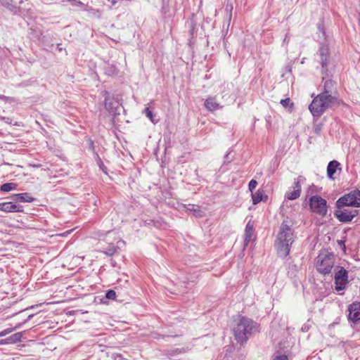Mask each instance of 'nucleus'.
I'll list each match as a JSON object with an SVG mask.
<instances>
[{
  "instance_id": "473e14b6",
  "label": "nucleus",
  "mask_w": 360,
  "mask_h": 360,
  "mask_svg": "<svg viewBox=\"0 0 360 360\" xmlns=\"http://www.w3.org/2000/svg\"><path fill=\"white\" fill-rule=\"evenodd\" d=\"M271 360H288V358L285 354H274Z\"/></svg>"
},
{
  "instance_id": "dca6fc26",
  "label": "nucleus",
  "mask_w": 360,
  "mask_h": 360,
  "mask_svg": "<svg viewBox=\"0 0 360 360\" xmlns=\"http://www.w3.org/2000/svg\"><path fill=\"white\" fill-rule=\"evenodd\" d=\"M253 234V226L250 222L245 226V238L243 241L244 246H248V243L251 240Z\"/></svg>"
},
{
  "instance_id": "4be33fe9",
  "label": "nucleus",
  "mask_w": 360,
  "mask_h": 360,
  "mask_svg": "<svg viewBox=\"0 0 360 360\" xmlns=\"http://www.w3.org/2000/svg\"><path fill=\"white\" fill-rule=\"evenodd\" d=\"M17 187V184L15 183H5L0 186V190L3 192H9L11 191L15 190Z\"/></svg>"
},
{
  "instance_id": "49530a36",
  "label": "nucleus",
  "mask_w": 360,
  "mask_h": 360,
  "mask_svg": "<svg viewBox=\"0 0 360 360\" xmlns=\"http://www.w3.org/2000/svg\"><path fill=\"white\" fill-rule=\"evenodd\" d=\"M2 98V96H0V98Z\"/></svg>"
},
{
  "instance_id": "c756f323",
  "label": "nucleus",
  "mask_w": 360,
  "mask_h": 360,
  "mask_svg": "<svg viewBox=\"0 0 360 360\" xmlns=\"http://www.w3.org/2000/svg\"><path fill=\"white\" fill-rule=\"evenodd\" d=\"M97 164L98 165V167H100V169L104 172L105 173H107V167L104 165L103 161L101 160V158L99 157V155L97 154Z\"/></svg>"
},
{
  "instance_id": "58836bf2",
  "label": "nucleus",
  "mask_w": 360,
  "mask_h": 360,
  "mask_svg": "<svg viewBox=\"0 0 360 360\" xmlns=\"http://www.w3.org/2000/svg\"><path fill=\"white\" fill-rule=\"evenodd\" d=\"M6 338L4 340H0V345H8V342H6Z\"/></svg>"
},
{
  "instance_id": "20e7f679",
  "label": "nucleus",
  "mask_w": 360,
  "mask_h": 360,
  "mask_svg": "<svg viewBox=\"0 0 360 360\" xmlns=\"http://www.w3.org/2000/svg\"><path fill=\"white\" fill-rule=\"evenodd\" d=\"M319 30V39L321 41V46L319 48V55L321 65V73L328 75V65L329 63V48L324 42L326 41V33L323 25L319 23L317 25Z\"/></svg>"
},
{
  "instance_id": "cd10ccee",
  "label": "nucleus",
  "mask_w": 360,
  "mask_h": 360,
  "mask_svg": "<svg viewBox=\"0 0 360 360\" xmlns=\"http://www.w3.org/2000/svg\"><path fill=\"white\" fill-rule=\"evenodd\" d=\"M116 292L115 290L110 289L108 290L105 292V297L108 300H114L116 298Z\"/></svg>"
},
{
  "instance_id": "c85d7f7f",
  "label": "nucleus",
  "mask_w": 360,
  "mask_h": 360,
  "mask_svg": "<svg viewBox=\"0 0 360 360\" xmlns=\"http://www.w3.org/2000/svg\"><path fill=\"white\" fill-rule=\"evenodd\" d=\"M232 151L229 150L224 156V164H228L233 161L234 156L231 155Z\"/></svg>"
},
{
  "instance_id": "f257e3e1",
  "label": "nucleus",
  "mask_w": 360,
  "mask_h": 360,
  "mask_svg": "<svg viewBox=\"0 0 360 360\" xmlns=\"http://www.w3.org/2000/svg\"><path fill=\"white\" fill-rule=\"evenodd\" d=\"M295 240L294 231L292 224L288 219H284L280 226L274 243L278 255L285 258L290 253V248Z\"/></svg>"
},
{
  "instance_id": "7c9ffc66",
  "label": "nucleus",
  "mask_w": 360,
  "mask_h": 360,
  "mask_svg": "<svg viewBox=\"0 0 360 360\" xmlns=\"http://www.w3.org/2000/svg\"><path fill=\"white\" fill-rule=\"evenodd\" d=\"M257 184H258L256 180H255V179L250 180V181L249 182V184H248V188H249L250 191L251 192V193H252L253 191L255 189Z\"/></svg>"
},
{
  "instance_id": "f8f14e48",
  "label": "nucleus",
  "mask_w": 360,
  "mask_h": 360,
  "mask_svg": "<svg viewBox=\"0 0 360 360\" xmlns=\"http://www.w3.org/2000/svg\"><path fill=\"white\" fill-rule=\"evenodd\" d=\"M0 210L5 212H22L23 207L14 202H5L0 203Z\"/></svg>"
},
{
  "instance_id": "ddd939ff",
  "label": "nucleus",
  "mask_w": 360,
  "mask_h": 360,
  "mask_svg": "<svg viewBox=\"0 0 360 360\" xmlns=\"http://www.w3.org/2000/svg\"><path fill=\"white\" fill-rule=\"evenodd\" d=\"M10 198L15 202H32L34 200L29 193L13 194Z\"/></svg>"
},
{
  "instance_id": "b1692460",
  "label": "nucleus",
  "mask_w": 360,
  "mask_h": 360,
  "mask_svg": "<svg viewBox=\"0 0 360 360\" xmlns=\"http://www.w3.org/2000/svg\"><path fill=\"white\" fill-rule=\"evenodd\" d=\"M105 73L108 75H115L118 72V70L115 65L108 64L105 67Z\"/></svg>"
},
{
  "instance_id": "7ed1b4c3",
  "label": "nucleus",
  "mask_w": 360,
  "mask_h": 360,
  "mask_svg": "<svg viewBox=\"0 0 360 360\" xmlns=\"http://www.w3.org/2000/svg\"><path fill=\"white\" fill-rule=\"evenodd\" d=\"M235 322L232 330L235 339L240 345L245 343L252 335L259 331V324L248 317L240 316Z\"/></svg>"
},
{
  "instance_id": "c03bdc74",
  "label": "nucleus",
  "mask_w": 360,
  "mask_h": 360,
  "mask_svg": "<svg viewBox=\"0 0 360 360\" xmlns=\"http://www.w3.org/2000/svg\"><path fill=\"white\" fill-rule=\"evenodd\" d=\"M302 330H306V328H302Z\"/></svg>"
},
{
  "instance_id": "72a5a7b5",
  "label": "nucleus",
  "mask_w": 360,
  "mask_h": 360,
  "mask_svg": "<svg viewBox=\"0 0 360 360\" xmlns=\"http://www.w3.org/2000/svg\"><path fill=\"white\" fill-rule=\"evenodd\" d=\"M145 112L147 117H148L153 122H154L153 112L148 108H145Z\"/></svg>"
},
{
  "instance_id": "aec40b11",
  "label": "nucleus",
  "mask_w": 360,
  "mask_h": 360,
  "mask_svg": "<svg viewBox=\"0 0 360 360\" xmlns=\"http://www.w3.org/2000/svg\"><path fill=\"white\" fill-rule=\"evenodd\" d=\"M252 198V203L257 205L263 200L264 197L266 199L267 196L264 195L263 190H258L257 192L251 193Z\"/></svg>"
},
{
  "instance_id": "6ab92c4d",
  "label": "nucleus",
  "mask_w": 360,
  "mask_h": 360,
  "mask_svg": "<svg viewBox=\"0 0 360 360\" xmlns=\"http://www.w3.org/2000/svg\"><path fill=\"white\" fill-rule=\"evenodd\" d=\"M205 106L210 111H214L221 108L214 98H208L205 102Z\"/></svg>"
},
{
  "instance_id": "f704fd0d",
  "label": "nucleus",
  "mask_w": 360,
  "mask_h": 360,
  "mask_svg": "<svg viewBox=\"0 0 360 360\" xmlns=\"http://www.w3.org/2000/svg\"><path fill=\"white\" fill-rule=\"evenodd\" d=\"M345 241H346V237H344V240H338V244L341 247V248L344 251L346 250Z\"/></svg>"
},
{
  "instance_id": "5701e85b",
  "label": "nucleus",
  "mask_w": 360,
  "mask_h": 360,
  "mask_svg": "<svg viewBox=\"0 0 360 360\" xmlns=\"http://www.w3.org/2000/svg\"><path fill=\"white\" fill-rule=\"evenodd\" d=\"M117 250V247L115 246L114 244H109L107 248H105V250L103 251V253L105 255H106L107 256H112L115 255V253L116 252Z\"/></svg>"
},
{
  "instance_id": "79ce46f5",
  "label": "nucleus",
  "mask_w": 360,
  "mask_h": 360,
  "mask_svg": "<svg viewBox=\"0 0 360 360\" xmlns=\"http://www.w3.org/2000/svg\"><path fill=\"white\" fill-rule=\"evenodd\" d=\"M77 4H82V3L79 1H77Z\"/></svg>"
},
{
  "instance_id": "37998d69",
  "label": "nucleus",
  "mask_w": 360,
  "mask_h": 360,
  "mask_svg": "<svg viewBox=\"0 0 360 360\" xmlns=\"http://www.w3.org/2000/svg\"><path fill=\"white\" fill-rule=\"evenodd\" d=\"M20 86H25V84L22 83Z\"/></svg>"
},
{
  "instance_id": "1a4fd4ad",
  "label": "nucleus",
  "mask_w": 360,
  "mask_h": 360,
  "mask_svg": "<svg viewBox=\"0 0 360 360\" xmlns=\"http://www.w3.org/2000/svg\"><path fill=\"white\" fill-rule=\"evenodd\" d=\"M335 289L337 291L343 290L348 283V271L342 266H337L335 268Z\"/></svg>"
},
{
  "instance_id": "a19ab883",
  "label": "nucleus",
  "mask_w": 360,
  "mask_h": 360,
  "mask_svg": "<svg viewBox=\"0 0 360 360\" xmlns=\"http://www.w3.org/2000/svg\"><path fill=\"white\" fill-rule=\"evenodd\" d=\"M23 1H24L23 0H20V1H19V4H22V3H23Z\"/></svg>"
},
{
  "instance_id": "393cba45",
  "label": "nucleus",
  "mask_w": 360,
  "mask_h": 360,
  "mask_svg": "<svg viewBox=\"0 0 360 360\" xmlns=\"http://www.w3.org/2000/svg\"><path fill=\"white\" fill-rule=\"evenodd\" d=\"M300 195V193L298 192V190H293L292 191L287 192L285 194V197L290 200H293L298 198Z\"/></svg>"
},
{
  "instance_id": "f3484780",
  "label": "nucleus",
  "mask_w": 360,
  "mask_h": 360,
  "mask_svg": "<svg viewBox=\"0 0 360 360\" xmlns=\"http://www.w3.org/2000/svg\"><path fill=\"white\" fill-rule=\"evenodd\" d=\"M0 3L14 14L18 13L20 10V7L13 4V0H0Z\"/></svg>"
},
{
  "instance_id": "412c9836",
  "label": "nucleus",
  "mask_w": 360,
  "mask_h": 360,
  "mask_svg": "<svg viewBox=\"0 0 360 360\" xmlns=\"http://www.w3.org/2000/svg\"><path fill=\"white\" fill-rule=\"evenodd\" d=\"M188 206L191 207H188V209L195 217L201 218L204 217L205 212L200 209L199 206H196L195 205H189Z\"/></svg>"
},
{
  "instance_id": "2f4dec72",
  "label": "nucleus",
  "mask_w": 360,
  "mask_h": 360,
  "mask_svg": "<svg viewBox=\"0 0 360 360\" xmlns=\"http://www.w3.org/2000/svg\"><path fill=\"white\" fill-rule=\"evenodd\" d=\"M280 103L284 107L287 108L290 104L291 106H293V103H290V99L289 98L281 99Z\"/></svg>"
},
{
  "instance_id": "6e6552de",
  "label": "nucleus",
  "mask_w": 360,
  "mask_h": 360,
  "mask_svg": "<svg viewBox=\"0 0 360 360\" xmlns=\"http://www.w3.org/2000/svg\"><path fill=\"white\" fill-rule=\"evenodd\" d=\"M336 210L334 212V216L340 222L348 223L359 214V210L349 209V207L335 206Z\"/></svg>"
},
{
  "instance_id": "ea45409f",
  "label": "nucleus",
  "mask_w": 360,
  "mask_h": 360,
  "mask_svg": "<svg viewBox=\"0 0 360 360\" xmlns=\"http://www.w3.org/2000/svg\"><path fill=\"white\" fill-rule=\"evenodd\" d=\"M60 44H58V50L60 51L62 50V48H61V47H60Z\"/></svg>"
},
{
  "instance_id": "c9c22d12",
  "label": "nucleus",
  "mask_w": 360,
  "mask_h": 360,
  "mask_svg": "<svg viewBox=\"0 0 360 360\" xmlns=\"http://www.w3.org/2000/svg\"><path fill=\"white\" fill-rule=\"evenodd\" d=\"M195 24L193 22H191V29L189 30L190 35L193 36L195 34Z\"/></svg>"
},
{
  "instance_id": "0eeeda50",
  "label": "nucleus",
  "mask_w": 360,
  "mask_h": 360,
  "mask_svg": "<svg viewBox=\"0 0 360 360\" xmlns=\"http://www.w3.org/2000/svg\"><path fill=\"white\" fill-rule=\"evenodd\" d=\"M309 205L311 210L323 217L328 212L327 201L320 195H315L309 198Z\"/></svg>"
},
{
  "instance_id": "4468645a",
  "label": "nucleus",
  "mask_w": 360,
  "mask_h": 360,
  "mask_svg": "<svg viewBox=\"0 0 360 360\" xmlns=\"http://www.w3.org/2000/svg\"><path fill=\"white\" fill-rule=\"evenodd\" d=\"M335 84V82L332 79L326 80L324 82L323 91L320 94L338 95Z\"/></svg>"
},
{
  "instance_id": "a18cd8bd",
  "label": "nucleus",
  "mask_w": 360,
  "mask_h": 360,
  "mask_svg": "<svg viewBox=\"0 0 360 360\" xmlns=\"http://www.w3.org/2000/svg\"><path fill=\"white\" fill-rule=\"evenodd\" d=\"M302 330H306V328H302Z\"/></svg>"
},
{
  "instance_id": "a211bd4d",
  "label": "nucleus",
  "mask_w": 360,
  "mask_h": 360,
  "mask_svg": "<svg viewBox=\"0 0 360 360\" xmlns=\"http://www.w3.org/2000/svg\"><path fill=\"white\" fill-rule=\"evenodd\" d=\"M24 333H25V331L18 332L11 335V336L6 338V342H8V345H11L21 342V339Z\"/></svg>"
},
{
  "instance_id": "4c0bfd02",
  "label": "nucleus",
  "mask_w": 360,
  "mask_h": 360,
  "mask_svg": "<svg viewBox=\"0 0 360 360\" xmlns=\"http://www.w3.org/2000/svg\"><path fill=\"white\" fill-rule=\"evenodd\" d=\"M226 10H229L230 11V18H231V12H232V10H233V6L231 4L226 5Z\"/></svg>"
},
{
  "instance_id": "423d86ee",
  "label": "nucleus",
  "mask_w": 360,
  "mask_h": 360,
  "mask_svg": "<svg viewBox=\"0 0 360 360\" xmlns=\"http://www.w3.org/2000/svg\"><path fill=\"white\" fill-rule=\"evenodd\" d=\"M316 266L319 273L323 275L330 274L334 266V255L330 252L319 255L316 257Z\"/></svg>"
},
{
  "instance_id": "f03ea898",
  "label": "nucleus",
  "mask_w": 360,
  "mask_h": 360,
  "mask_svg": "<svg viewBox=\"0 0 360 360\" xmlns=\"http://www.w3.org/2000/svg\"><path fill=\"white\" fill-rule=\"evenodd\" d=\"M342 103L335 94H318L309 106L314 117H320L328 109H334Z\"/></svg>"
},
{
  "instance_id": "2eb2a0df",
  "label": "nucleus",
  "mask_w": 360,
  "mask_h": 360,
  "mask_svg": "<svg viewBox=\"0 0 360 360\" xmlns=\"http://www.w3.org/2000/svg\"><path fill=\"white\" fill-rule=\"evenodd\" d=\"M339 165L340 163L336 160H332L328 163L327 167V176L330 179H334L333 175L336 172Z\"/></svg>"
},
{
  "instance_id": "39448f33",
  "label": "nucleus",
  "mask_w": 360,
  "mask_h": 360,
  "mask_svg": "<svg viewBox=\"0 0 360 360\" xmlns=\"http://www.w3.org/2000/svg\"><path fill=\"white\" fill-rule=\"evenodd\" d=\"M335 206L359 207L360 191L356 189L341 196L336 200Z\"/></svg>"
},
{
  "instance_id": "e433bc0d",
  "label": "nucleus",
  "mask_w": 360,
  "mask_h": 360,
  "mask_svg": "<svg viewBox=\"0 0 360 360\" xmlns=\"http://www.w3.org/2000/svg\"><path fill=\"white\" fill-rule=\"evenodd\" d=\"M289 38H288V34H286L285 36V38L283 41V44H288L289 43Z\"/></svg>"
},
{
  "instance_id": "a878e982",
  "label": "nucleus",
  "mask_w": 360,
  "mask_h": 360,
  "mask_svg": "<svg viewBox=\"0 0 360 360\" xmlns=\"http://www.w3.org/2000/svg\"><path fill=\"white\" fill-rule=\"evenodd\" d=\"M22 323H19L18 324L17 326H15V327L13 328H6L2 331L0 332V338L1 337H4L10 333H11L13 331L18 329L20 328Z\"/></svg>"
},
{
  "instance_id": "9d476101",
  "label": "nucleus",
  "mask_w": 360,
  "mask_h": 360,
  "mask_svg": "<svg viewBox=\"0 0 360 360\" xmlns=\"http://www.w3.org/2000/svg\"><path fill=\"white\" fill-rule=\"evenodd\" d=\"M103 94L105 96L104 105L105 109L110 113L120 114L119 110L121 105L119 101L111 97L110 93L107 91H104Z\"/></svg>"
},
{
  "instance_id": "bb28decb",
  "label": "nucleus",
  "mask_w": 360,
  "mask_h": 360,
  "mask_svg": "<svg viewBox=\"0 0 360 360\" xmlns=\"http://www.w3.org/2000/svg\"><path fill=\"white\" fill-rule=\"evenodd\" d=\"M302 179H304V178L302 176H299L294 181L293 189L298 190V192L300 193H301L300 181Z\"/></svg>"
},
{
  "instance_id": "9b49d317",
  "label": "nucleus",
  "mask_w": 360,
  "mask_h": 360,
  "mask_svg": "<svg viewBox=\"0 0 360 360\" xmlns=\"http://www.w3.org/2000/svg\"><path fill=\"white\" fill-rule=\"evenodd\" d=\"M348 319L355 324L360 323V302H354L348 307Z\"/></svg>"
}]
</instances>
